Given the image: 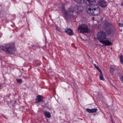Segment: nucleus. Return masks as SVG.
I'll return each mask as SVG.
<instances>
[{
	"instance_id": "obj_1",
	"label": "nucleus",
	"mask_w": 123,
	"mask_h": 123,
	"mask_svg": "<svg viewBox=\"0 0 123 123\" xmlns=\"http://www.w3.org/2000/svg\"><path fill=\"white\" fill-rule=\"evenodd\" d=\"M104 26L105 32L103 31L98 32L97 35V37L99 39L102 40L106 38L107 35H109L111 33H113L114 32L115 29L112 25L109 23H105Z\"/></svg>"
},
{
	"instance_id": "obj_2",
	"label": "nucleus",
	"mask_w": 123,
	"mask_h": 123,
	"mask_svg": "<svg viewBox=\"0 0 123 123\" xmlns=\"http://www.w3.org/2000/svg\"><path fill=\"white\" fill-rule=\"evenodd\" d=\"M86 10L87 12L91 15H98L102 12V10L96 4H92L90 5H87Z\"/></svg>"
},
{
	"instance_id": "obj_3",
	"label": "nucleus",
	"mask_w": 123,
	"mask_h": 123,
	"mask_svg": "<svg viewBox=\"0 0 123 123\" xmlns=\"http://www.w3.org/2000/svg\"><path fill=\"white\" fill-rule=\"evenodd\" d=\"M83 9V7L80 6H77L74 8H69L68 10V16L70 18H75Z\"/></svg>"
},
{
	"instance_id": "obj_4",
	"label": "nucleus",
	"mask_w": 123,
	"mask_h": 123,
	"mask_svg": "<svg viewBox=\"0 0 123 123\" xmlns=\"http://www.w3.org/2000/svg\"><path fill=\"white\" fill-rule=\"evenodd\" d=\"M0 49L7 54H12L14 52V44L9 43L0 46Z\"/></svg>"
},
{
	"instance_id": "obj_5",
	"label": "nucleus",
	"mask_w": 123,
	"mask_h": 123,
	"mask_svg": "<svg viewBox=\"0 0 123 123\" xmlns=\"http://www.w3.org/2000/svg\"><path fill=\"white\" fill-rule=\"evenodd\" d=\"M79 32L81 33H89L90 30L88 28V26L86 24H82L79 25L78 28Z\"/></svg>"
},
{
	"instance_id": "obj_6",
	"label": "nucleus",
	"mask_w": 123,
	"mask_h": 123,
	"mask_svg": "<svg viewBox=\"0 0 123 123\" xmlns=\"http://www.w3.org/2000/svg\"><path fill=\"white\" fill-rule=\"evenodd\" d=\"M99 41L101 43L104 44L105 46H110L111 45L112 43L110 42L108 39H106L105 40H100Z\"/></svg>"
},
{
	"instance_id": "obj_7",
	"label": "nucleus",
	"mask_w": 123,
	"mask_h": 123,
	"mask_svg": "<svg viewBox=\"0 0 123 123\" xmlns=\"http://www.w3.org/2000/svg\"><path fill=\"white\" fill-rule=\"evenodd\" d=\"M43 100V97L42 96L39 95L37 96L35 100V102L36 103H38L42 102Z\"/></svg>"
},
{
	"instance_id": "obj_8",
	"label": "nucleus",
	"mask_w": 123,
	"mask_h": 123,
	"mask_svg": "<svg viewBox=\"0 0 123 123\" xmlns=\"http://www.w3.org/2000/svg\"><path fill=\"white\" fill-rule=\"evenodd\" d=\"M98 4L101 7H105L106 6V3L104 0H100L98 3Z\"/></svg>"
},
{
	"instance_id": "obj_9",
	"label": "nucleus",
	"mask_w": 123,
	"mask_h": 123,
	"mask_svg": "<svg viewBox=\"0 0 123 123\" xmlns=\"http://www.w3.org/2000/svg\"><path fill=\"white\" fill-rule=\"evenodd\" d=\"M65 31L69 36H72L73 35V31L70 29H66L65 30Z\"/></svg>"
},
{
	"instance_id": "obj_10",
	"label": "nucleus",
	"mask_w": 123,
	"mask_h": 123,
	"mask_svg": "<svg viewBox=\"0 0 123 123\" xmlns=\"http://www.w3.org/2000/svg\"><path fill=\"white\" fill-rule=\"evenodd\" d=\"M86 110L89 113H93L96 112L97 111V109L96 108H94L93 109H86Z\"/></svg>"
},
{
	"instance_id": "obj_11",
	"label": "nucleus",
	"mask_w": 123,
	"mask_h": 123,
	"mask_svg": "<svg viewBox=\"0 0 123 123\" xmlns=\"http://www.w3.org/2000/svg\"><path fill=\"white\" fill-rule=\"evenodd\" d=\"M96 0H87L86 2V3L87 5H92V3L95 2Z\"/></svg>"
},
{
	"instance_id": "obj_12",
	"label": "nucleus",
	"mask_w": 123,
	"mask_h": 123,
	"mask_svg": "<svg viewBox=\"0 0 123 123\" xmlns=\"http://www.w3.org/2000/svg\"><path fill=\"white\" fill-rule=\"evenodd\" d=\"M44 114L45 116L47 118H49L51 117V115L50 113L48 112H44Z\"/></svg>"
},
{
	"instance_id": "obj_13",
	"label": "nucleus",
	"mask_w": 123,
	"mask_h": 123,
	"mask_svg": "<svg viewBox=\"0 0 123 123\" xmlns=\"http://www.w3.org/2000/svg\"><path fill=\"white\" fill-rule=\"evenodd\" d=\"M77 3L79 4L83 3L84 2V0H75Z\"/></svg>"
},
{
	"instance_id": "obj_14",
	"label": "nucleus",
	"mask_w": 123,
	"mask_h": 123,
	"mask_svg": "<svg viewBox=\"0 0 123 123\" xmlns=\"http://www.w3.org/2000/svg\"><path fill=\"white\" fill-rule=\"evenodd\" d=\"M119 57L120 59V62L121 64H123V56L120 55Z\"/></svg>"
},
{
	"instance_id": "obj_15",
	"label": "nucleus",
	"mask_w": 123,
	"mask_h": 123,
	"mask_svg": "<svg viewBox=\"0 0 123 123\" xmlns=\"http://www.w3.org/2000/svg\"><path fill=\"white\" fill-rule=\"evenodd\" d=\"M98 96L99 99H101L102 98V94L101 93H98Z\"/></svg>"
},
{
	"instance_id": "obj_16",
	"label": "nucleus",
	"mask_w": 123,
	"mask_h": 123,
	"mask_svg": "<svg viewBox=\"0 0 123 123\" xmlns=\"http://www.w3.org/2000/svg\"><path fill=\"white\" fill-rule=\"evenodd\" d=\"M16 80L17 82L19 84H21L22 82V80L21 79H17Z\"/></svg>"
},
{
	"instance_id": "obj_17",
	"label": "nucleus",
	"mask_w": 123,
	"mask_h": 123,
	"mask_svg": "<svg viewBox=\"0 0 123 123\" xmlns=\"http://www.w3.org/2000/svg\"><path fill=\"white\" fill-rule=\"evenodd\" d=\"M100 79V80H104V79L103 76L102 74H100L99 76Z\"/></svg>"
},
{
	"instance_id": "obj_18",
	"label": "nucleus",
	"mask_w": 123,
	"mask_h": 123,
	"mask_svg": "<svg viewBox=\"0 0 123 123\" xmlns=\"http://www.w3.org/2000/svg\"><path fill=\"white\" fill-rule=\"evenodd\" d=\"M115 69H113L112 68H110V72L112 74H113V72L115 71Z\"/></svg>"
},
{
	"instance_id": "obj_19",
	"label": "nucleus",
	"mask_w": 123,
	"mask_h": 123,
	"mask_svg": "<svg viewBox=\"0 0 123 123\" xmlns=\"http://www.w3.org/2000/svg\"><path fill=\"white\" fill-rule=\"evenodd\" d=\"M118 26L119 27H123V23H119L118 24Z\"/></svg>"
},
{
	"instance_id": "obj_20",
	"label": "nucleus",
	"mask_w": 123,
	"mask_h": 123,
	"mask_svg": "<svg viewBox=\"0 0 123 123\" xmlns=\"http://www.w3.org/2000/svg\"><path fill=\"white\" fill-rule=\"evenodd\" d=\"M120 80L123 83V76H122L121 77Z\"/></svg>"
},
{
	"instance_id": "obj_21",
	"label": "nucleus",
	"mask_w": 123,
	"mask_h": 123,
	"mask_svg": "<svg viewBox=\"0 0 123 123\" xmlns=\"http://www.w3.org/2000/svg\"><path fill=\"white\" fill-rule=\"evenodd\" d=\"M98 70L99 72H100V74H102V72L101 70L99 68V69H97Z\"/></svg>"
},
{
	"instance_id": "obj_22",
	"label": "nucleus",
	"mask_w": 123,
	"mask_h": 123,
	"mask_svg": "<svg viewBox=\"0 0 123 123\" xmlns=\"http://www.w3.org/2000/svg\"><path fill=\"white\" fill-rule=\"evenodd\" d=\"M94 66L97 69H99V67L98 66L96 65V64H94Z\"/></svg>"
},
{
	"instance_id": "obj_23",
	"label": "nucleus",
	"mask_w": 123,
	"mask_h": 123,
	"mask_svg": "<svg viewBox=\"0 0 123 123\" xmlns=\"http://www.w3.org/2000/svg\"><path fill=\"white\" fill-rule=\"evenodd\" d=\"M111 121H112V122H113V121L112 119H111Z\"/></svg>"
},
{
	"instance_id": "obj_24",
	"label": "nucleus",
	"mask_w": 123,
	"mask_h": 123,
	"mask_svg": "<svg viewBox=\"0 0 123 123\" xmlns=\"http://www.w3.org/2000/svg\"><path fill=\"white\" fill-rule=\"evenodd\" d=\"M121 5H123V4H122Z\"/></svg>"
},
{
	"instance_id": "obj_25",
	"label": "nucleus",
	"mask_w": 123,
	"mask_h": 123,
	"mask_svg": "<svg viewBox=\"0 0 123 123\" xmlns=\"http://www.w3.org/2000/svg\"><path fill=\"white\" fill-rule=\"evenodd\" d=\"M122 30H121V31H122Z\"/></svg>"
}]
</instances>
